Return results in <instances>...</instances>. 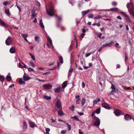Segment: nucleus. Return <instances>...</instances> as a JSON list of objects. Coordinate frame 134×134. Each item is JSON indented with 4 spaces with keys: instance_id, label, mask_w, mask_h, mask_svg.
Wrapping results in <instances>:
<instances>
[{
    "instance_id": "39448f33",
    "label": "nucleus",
    "mask_w": 134,
    "mask_h": 134,
    "mask_svg": "<svg viewBox=\"0 0 134 134\" xmlns=\"http://www.w3.org/2000/svg\"><path fill=\"white\" fill-rule=\"evenodd\" d=\"M56 19L57 20V22L56 23V26L57 27H59L60 26V24L59 23V21H60L62 20V18L58 16L57 15H56Z\"/></svg>"
},
{
    "instance_id": "423d86ee",
    "label": "nucleus",
    "mask_w": 134,
    "mask_h": 134,
    "mask_svg": "<svg viewBox=\"0 0 134 134\" xmlns=\"http://www.w3.org/2000/svg\"><path fill=\"white\" fill-rule=\"evenodd\" d=\"M12 41V38L10 37H8L5 41V43L7 45H10Z\"/></svg>"
},
{
    "instance_id": "49530a36",
    "label": "nucleus",
    "mask_w": 134,
    "mask_h": 134,
    "mask_svg": "<svg viewBox=\"0 0 134 134\" xmlns=\"http://www.w3.org/2000/svg\"><path fill=\"white\" fill-rule=\"evenodd\" d=\"M112 5L114 6H116L117 5V3L116 2L113 1L112 2Z\"/></svg>"
},
{
    "instance_id": "13d9d810",
    "label": "nucleus",
    "mask_w": 134,
    "mask_h": 134,
    "mask_svg": "<svg viewBox=\"0 0 134 134\" xmlns=\"http://www.w3.org/2000/svg\"><path fill=\"white\" fill-rule=\"evenodd\" d=\"M28 71L29 72L34 71V70L31 68H29L28 69Z\"/></svg>"
},
{
    "instance_id": "9d476101",
    "label": "nucleus",
    "mask_w": 134,
    "mask_h": 134,
    "mask_svg": "<svg viewBox=\"0 0 134 134\" xmlns=\"http://www.w3.org/2000/svg\"><path fill=\"white\" fill-rule=\"evenodd\" d=\"M124 118L127 120H130L132 118L131 116L127 114L125 115Z\"/></svg>"
},
{
    "instance_id": "a211bd4d",
    "label": "nucleus",
    "mask_w": 134,
    "mask_h": 134,
    "mask_svg": "<svg viewBox=\"0 0 134 134\" xmlns=\"http://www.w3.org/2000/svg\"><path fill=\"white\" fill-rule=\"evenodd\" d=\"M9 51L11 53H15L16 51L14 47H12L10 49Z\"/></svg>"
},
{
    "instance_id": "aec40b11",
    "label": "nucleus",
    "mask_w": 134,
    "mask_h": 134,
    "mask_svg": "<svg viewBox=\"0 0 134 134\" xmlns=\"http://www.w3.org/2000/svg\"><path fill=\"white\" fill-rule=\"evenodd\" d=\"M114 113L116 116H119L120 115V111L118 110H116L114 111Z\"/></svg>"
},
{
    "instance_id": "1a4fd4ad",
    "label": "nucleus",
    "mask_w": 134,
    "mask_h": 134,
    "mask_svg": "<svg viewBox=\"0 0 134 134\" xmlns=\"http://www.w3.org/2000/svg\"><path fill=\"white\" fill-rule=\"evenodd\" d=\"M128 11L130 14L134 16V8L133 7H131L130 9H128Z\"/></svg>"
},
{
    "instance_id": "bf43d9fd",
    "label": "nucleus",
    "mask_w": 134,
    "mask_h": 134,
    "mask_svg": "<svg viewBox=\"0 0 134 134\" xmlns=\"http://www.w3.org/2000/svg\"><path fill=\"white\" fill-rule=\"evenodd\" d=\"M37 4L36 5L38 7H39L40 6V4L39 2H38V1H36Z\"/></svg>"
},
{
    "instance_id": "864d4df0",
    "label": "nucleus",
    "mask_w": 134,
    "mask_h": 134,
    "mask_svg": "<svg viewBox=\"0 0 134 134\" xmlns=\"http://www.w3.org/2000/svg\"><path fill=\"white\" fill-rule=\"evenodd\" d=\"M33 10H32L31 13H35L36 11V8L35 7H34L33 9Z\"/></svg>"
},
{
    "instance_id": "5fc2aeb1",
    "label": "nucleus",
    "mask_w": 134,
    "mask_h": 134,
    "mask_svg": "<svg viewBox=\"0 0 134 134\" xmlns=\"http://www.w3.org/2000/svg\"><path fill=\"white\" fill-rule=\"evenodd\" d=\"M21 63L24 65V66H23V68H27V66L24 63L22 62Z\"/></svg>"
},
{
    "instance_id": "a19ab883",
    "label": "nucleus",
    "mask_w": 134,
    "mask_h": 134,
    "mask_svg": "<svg viewBox=\"0 0 134 134\" xmlns=\"http://www.w3.org/2000/svg\"><path fill=\"white\" fill-rule=\"evenodd\" d=\"M21 36L23 37L24 39H25L27 37V35L26 34H21Z\"/></svg>"
},
{
    "instance_id": "2eb2a0df",
    "label": "nucleus",
    "mask_w": 134,
    "mask_h": 134,
    "mask_svg": "<svg viewBox=\"0 0 134 134\" xmlns=\"http://www.w3.org/2000/svg\"><path fill=\"white\" fill-rule=\"evenodd\" d=\"M0 25L2 26L7 27L8 26L7 24L4 23L2 20L0 19Z\"/></svg>"
},
{
    "instance_id": "4be33fe9",
    "label": "nucleus",
    "mask_w": 134,
    "mask_h": 134,
    "mask_svg": "<svg viewBox=\"0 0 134 134\" xmlns=\"http://www.w3.org/2000/svg\"><path fill=\"white\" fill-rule=\"evenodd\" d=\"M90 10H87L85 11L82 12L81 13L83 16H84L86 14H87L90 11Z\"/></svg>"
},
{
    "instance_id": "603ef678",
    "label": "nucleus",
    "mask_w": 134,
    "mask_h": 134,
    "mask_svg": "<svg viewBox=\"0 0 134 134\" xmlns=\"http://www.w3.org/2000/svg\"><path fill=\"white\" fill-rule=\"evenodd\" d=\"M91 54V53H86L85 54V56L86 57H87L89 56Z\"/></svg>"
},
{
    "instance_id": "8fccbe9b",
    "label": "nucleus",
    "mask_w": 134,
    "mask_h": 134,
    "mask_svg": "<svg viewBox=\"0 0 134 134\" xmlns=\"http://www.w3.org/2000/svg\"><path fill=\"white\" fill-rule=\"evenodd\" d=\"M38 39L39 37L38 36H37L35 37V40L36 41H38Z\"/></svg>"
},
{
    "instance_id": "7ed1b4c3",
    "label": "nucleus",
    "mask_w": 134,
    "mask_h": 134,
    "mask_svg": "<svg viewBox=\"0 0 134 134\" xmlns=\"http://www.w3.org/2000/svg\"><path fill=\"white\" fill-rule=\"evenodd\" d=\"M55 105L59 109H62L61 102L59 99H58L55 103Z\"/></svg>"
},
{
    "instance_id": "4468645a",
    "label": "nucleus",
    "mask_w": 134,
    "mask_h": 134,
    "mask_svg": "<svg viewBox=\"0 0 134 134\" xmlns=\"http://www.w3.org/2000/svg\"><path fill=\"white\" fill-rule=\"evenodd\" d=\"M62 90V87L59 86L57 88H55L54 90L55 92L59 93Z\"/></svg>"
},
{
    "instance_id": "0e129e2a",
    "label": "nucleus",
    "mask_w": 134,
    "mask_h": 134,
    "mask_svg": "<svg viewBox=\"0 0 134 134\" xmlns=\"http://www.w3.org/2000/svg\"><path fill=\"white\" fill-rule=\"evenodd\" d=\"M37 69L40 70H44V68L42 67L38 68Z\"/></svg>"
},
{
    "instance_id": "4c0bfd02",
    "label": "nucleus",
    "mask_w": 134,
    "mask_h": 134,
    "mask_svg": "<svg viewBox=\"0 0 134 134\" xmlns=\"http://www.w3.org/2000/svg\"><path fill=\"white\" fill-rule=\"evenodd\" d=\"M59 59L60 63L62 64L63 63V57L61 56H60L59 57Z\"/></svg>"
},
{
    "instance_id": "680f3d73",
    "label": "nucleus",
    "mask_w": 134,
    "mask_h": 134,
    "mask_svg": "<svg viewBox=\"0 0 134 134\" xmlns=\"http://www.w3.org/2000/svg\"><path fill=\"white\" fill-rule=\"evenodd\" d=\"M61 30L62 31H64L65 30V28L64 27L62 26L61 27Z\"/></svg>"
},
{
    "instance_id": "c85d7f7f",
    "label": "nucleus",
    "mask_w": 134,
    "mask_h": 134,
    "mask_svg": "<svg viewBox=\"0 0 134 134\" xmlns=\"http://www.w3.org/2000/svg\"><path fill=\"white\" fill-rule=\"evenodd\" d=\"M44 98L47 100H49L51 99V97L50 96H48L46 95H44L43 96Z\"/></svg>"
},
{
    "instance_id": "b1692460",
    "label": "nucleus",
    "mask_w": 134,
    "mask_h": 134,
    "mask_svg": "<svg viewBox=\"0 0 134 134\" xmlns=\"http://www.w3.org/2000/svg\"><path fill=\"white\" fill-rule=\"evenodd\" d=\"M112 45L111 44V43H106L104 44L103 45V47H105L106 46L111 47Z\"/></svg>"
},
{
    "instance_id": "e2e57ef3",
    "label": "nucleus",
    "mask_w": 134,
    "mask_h": 134,
    "mask_svg": "<svg viewBox=\"0 0 134 134\" xmlns=\"http://www.w3.org/2000/svg\"><path fill=\"white\" fill-rule=\"evenodd\" d=\"M103 48H104V47H103V46H102V47H101L99 49L98 51L99 52H100L102 51Z\"/></svg>"
},
{
    "instance_id": "72a5a7b5",
    "label": "nucleus",
    "mask_w": 134,
    "mask_h": 134,
    "mask_svg": "<svg viewBox=\"0 0 134 134\" xmlns=\"http://www.w3.org/2000/svg\"><path fill=\"white\" fill-rule=\"evenodd\" d=\"M29 54H30V56L31 57L32 59V60H35V58L34 57V56L31 53L29 52Z\"/></svg>"
},
{
    "instance_id": "cd10ccee",
    "label": "nucleus",
    "mask_w": 134,
    "mask_h": 134,
    "mask_svg": "<svg viewBox=\"0 0 134 134\" xmlns=\"http://www.w3.org/2000/svg\"><path fill=\"white\" fill-rule=\"evenodd\" d=\"M19 83L20 84H25V82L24 81H23V79L22 78L20 79L19 80Z\"/></svg>"
},
{
    "instance_id": "f704fd0d",
    "label": "nucleus",
    "mask_w": 134,
    "mask_h": 134,
    "mask_svg": "<svg viewBox=\"0 0 134 134\" xmlns=\"http://www.w3.org/2000/svg\"><path fill=\"white\" fill-rule=\"evenodd\" d=\"M101 17H102L100 15H97L96 17L94 18V20L98 19H100L101 18Z\"/></svg>"
},
{
    "instance_id": "79ce46f5",
    "label": "nucleus",
    "mask_w": 134,
    "mask_h": 134,
    "mask_svg": "<svg viewBox=\"0 0 134 134\" xmlns=\"http://www.w3.org/2000/svg\"><path fill=\"white\" fill-rule=\"evenodd\" d=\"M10 4V3H9V2L8 1L4 2L3 3V4L5 6H6L8 4Z\"/></svg>"
},
{
    "instance_id": "f3484780",
    "label": "nucleus",
    "mask_w": 134,
    "mask_h": 134,
    "mask_svg": "<svg viewBox=\"0 0 134 134\" xmlns=\"http://www.w3.org/2000/svg\"><path fill=\"white\" fill-rule=\"evenodd\" d=\"M126 7L128 9H129L130 8H131V7H133L132 3L131 2L130 3H128L126 4Z\"/></svg>"
},
{
    "instance_id": "3c124183",
    "label": "nucleus",
    "mask_w": 134,
    "mask_h": 134,
    "mask_svg": "<svg viewBox=\"0 0 134 134\" xmlns=\"http://www.w3.org/2000/svg\"><path fill=\"white\" fill-rule=\"evenodd\" d=\"M16 4L17 8H18L19 10V11H20L21 10V9L20 7H19L18 5H17V3L16 2Z\"/></svg>"
},
{
    "instance_id": "f03ea898",
    "label": "nucleus",
    "mask_w": 134,
    "mask_h": 134,
    "mask_svg": "<svg viewBox=\"0 0 134 134\" xmlns=\"http://www.w3.org/2000/svg\"><path fill=\"white\" fill-rule=\"evenodd\" d=\"M93 121L94 125L97 126H99L100 123V121L98 118L95 116L94 118Z\"/></svg>"
},
{
    "instance_id": "412c9836",
    "label": "nucleus",
    "mask_w": 134,
    "mask_h": 134,
    "mask_svg": "<svg viewBox=\"0 0 134 134\" xmlns=\"http://www.w3.org/2000/svg\"><path fill=\"white\" fill-rule=\"evenodd\" d=\"M58 115L60 116L64 115V114L62 111V109H59V110L58 111Z\"/></svg>"
},
{
    "instance_id": "f257e3e1",
    "label": "nucleus",
    "mask_w": 134,
    "mask_h": 134,
    "mask_svg": "<svg viewBox=\"0 0 134 134\" xmlns=\"http://www.w3.org/2000/svg\"><path fill=\"white\" fill-rule=\"evenodd\" d=\"M49 10H48L46 9V11L48 14L51 16H52L54 15V10L52 5L51 3H50L49 5Z\"/></svg>"
},
{
    "instance_id": "9b49d317",
    "label": "nucleus",
    "mask_w": 134,
    "mask_h": 134,
    "mask_svg": "<svg viewBox=\"0 0 134 134\" xmlns=\"http://www.w3.org/2000/svg\"><path fill=\"white\" fill-rule=\"evenodd\" d=\"M29 123L30 127L34 128L37 126V125L34 122L30 121H29Z\"/></svg>"
},
{
    "instance_id": "dca6fc26",
    "label": "nucleus",
    "mask_w": 134,
    "mask_h": 134,
    "mask_svg": "<svg viewBox=\"0 0 134 134\" xmlns=\"http://www.w3.org/2000/svg\"><path fill=\"white\" fill-rule=\"evenodd\" d=\"M80 96L79 95H77L75 96V98L76 99L75 102L76 104H78L79 103V102L80 100Z\"/></svg>"
},
{
    "instance_id": "69168bd1",
    "label": "nucleus",
    "mask_w": 134,
    "mask_h": 134,
    "mask_svg": "<svg viewBox=\"0 0 134 134\" xmlns=\"http://www.w3.org/2000/svg\"><path fill=\"white\" fill-rule=\"evenodd\" d=\"M82 88H84L85 87V84L83 82H82Z\"/></svg>"
},
{
    "instance_id": "09e8293b",
    "label": "nucleus",
    "mask_w": 134,
    "mask_h": 134,
    "mask_svg": "<svg viewBox=\"0 0 134 134\" xmlns=\"http://www.w3.org/2000/svg\"><path fill=\"white\" fill-rule=\"evenodd\" d=\"M74 106L72 105L69 107V109L73 111L74 110Z\"/></svg>"
},
{
    "instance_id": "ea45409f",
    "label": "nucleus",
    "mask_w": 134,
    "mask_h": 134,
    "mask_svg": "<svg viewBox=\"0 0 134 134\" xmlns=\"http://www.w3.org/2000/svg\"><path fill=\"white\" fill-rule=\"evenodd\" d=\"M89 18H93V14H89L88 16Z\"/></svg>"
},
{
    "instance_id": "393cba45",
    "label": "nucleus",
    "mask_w": 134,
    "mask_h": 134,
    "mask_svg": "<svg viewBox=\"0 0 134 134\" xmlns=\"http://www.w3.org/2000/svg\"><path fill=\"white\" fill-rule=\"evenodd\" d=\"M40 26L43 29L44 28V26L42 22V19H40Z\"/></svg>"
},
{
    "instance_id": "f8f14e48",
    "label": "nucleus",
    "mask_w": 134,
    "mask_h": 134,
    "mask_svg": "<svg viewBox=\"0 0 134 134\" xmlns=\"http://www.w3.org/2000/svg\"><path fill=\"white\" fill-rule=\"evenodd\" d=\"M102 106L106 109H110V108L108 104L107 103H104L102 104Z\"/></svg>"
},
{
    "instance_id": "6e6552de",
    "label": "nucleus",
    "mask_w": 134,
    "mask_h": 134,
    "mask_svg": "<svg viewBox=\"0 0 134 134\" xmlns=\"http://www.w3.org/2000/svg\"><path fill=\"white\" fill-rule=\"evenodd\" d=\"M23 78L24 81H26L29 80L31 78L27 74L25 73L23 76Z\"/></svg>"
},
{
    "instance_id": "0eeeda50",
    "label": "nucleus",
    "mask_w": 134,
    "mask_h": 134,
    "mask_svg": "<svg viewBox=\"0 0 134 134\" xmlns=\"http://www.w3.org/2000/svg\"><path fill=\"white\" fill-rule=\"evenodd\" d=\"M119 9L117 8H111L109 9H102L101 11L106 10V11H111L117 12L119 10Z\"/></svg>"
},
{
    "instance_id": "37998d69",
    "label": "nucleus",
    "mask_w": 134,
    "mask_h": 134,
    "mask_svg": "<svg viewBox=\"0 0 134 134\" xmlns=\"http://www.w3.org/2000/svg\"><path fill=\"white\" fill-rule=\"evenodd\" d=\"M92 25L93 26L97 25L98 26H99L100 25V24L99 23H94L92 24Z\"/></svg>"
},
{
    "instance_id": "2f4dec72",
    "label": "nucleus",
    "mask_w": 134,
    "mask_h": 134,
    "mask_svg": "<svg viewBox=\"0 0 134 134\" xmlns=\"http://www.w3.org/2000/svg\"><path fill=\"white\" fill-rule=\"evenodd\" d=\"M6 79L8 81H10L11 80V77L10 76L7 75L6 77Z\"/></svg>"
},
{
    "instance_id": "58836bf2",
    "label": "nucleus",
    "mask_w": 134,
    "mask_h": 134,
    "mask_svg": "<svg viewBox=\"0 0 134 134\" xmlns=\"http://www.w3.org/2000/svg\"><path fill=\"white\" fill-rule=\"evenodd\" d=\"M111 88L112 89V90H113L115 92H116V90H117V89H116L114 87V86L113 85H111Z\"/></svg>"
},
{
    "instance_id": "c9c22d12",
    "label": "nucleus",
    "mask_w": 134,
    "mask_h": 134,
    "mask_svg": "<svg viewBox=\"0 0 134 134\" xmlns=\"http://www.w3.org/2000/svg\"><path fill=\"white\" fill-rule=\"evenodd\" d=\"M5 13L8 15H10V14L9 12V10L8 9H5Z\"/></svg>"
},
{
    "instance_id": "5701e85b",
    "label": "nucleus",
    "mask_w": 134,
    "mask_h": 134,
    "mask_svg": "<svg viewBox=\"0 0 134 134\" xmlns=\"http://www.w3.org/2000/svg\"><path fill=\"white\" fill-rule=\"evenodd\" d=\"M67 81L64 82L62 84V86L63 88H65L67 86Z\"/></svg>"
},
{
    "instance_id": "473e14b6",
    "label": "nucleus",
    "mask_w": 134,
    "mask_h": 134,
    "mask_svg": "<svg viewBox=\"0 0 134 134\" xmlns=\"http://www.w3.org/2000/svg\"><path fill=\"white\" fill-rule=\"evenodd\" d=\"M100 108H98V109H96V110L95 113L97 114H99L100 113Z\"/></svg>"
},
{
    "instance_id": "338daca9",
    "label": "nucleus",
    "mask_w": 134,
    "mask_h": 134,
    "mask_svg": "<svg viewBox=\"0 0 134 134\" xmlns=\"http://www.w3.org/2000/svg\"><path fill=\"white\" fill-rule=\"evenodd\" d=\"M50 72H46L45 73H44L43 74V75H48L49 74H50Z\"/></svg>"
},
{
    "instance_id": "7c9ffc66",
    "label": "nucleus",
    "mask_w": 134,
    "mask_h": 134,
    "mask_svg": "<svg viewBox=\"0 0 134 134\" xmlns=\"http://www.w3.org/2000/svg\"><path fill=\"white\" fill-rule=\"evenodd\" d=\"M86 99L84 98H83L81 100V105L82 106L85 103Z\"/></svg>"
},
{
    "instance_id": "052dcab7",
    "label": "nucleus",
    "mask_w": 134,
    "mask_h": 134,
    "mask_svg": "<svg viewBox=\"0 0 134 134\" xmlns=\"http://www.w3.org/2000/svg\"><path fill=\"white\" fill-rule=\"evenodd\" d=\"M50 130V129L49 128H47L46 129V133H49Z\"/></svg>"
},
{
    "instance_id": "c756f323",
    "label": "nucleus",
    "mask_w": 134,
    "mask_h": 134,
    "mask_svg": "<svg viewBox=\"0 0 134 134\" xmlns=\"http://www.w3.org/2000/svg\"><path fill=\"white\" fill-rule=\"evenodd\" d=\"M71 118L75 119L78 121H80L79 119L77 118V116L76 115L71 117Z\"/></svg>"
},
{
    "instance_id": "de8ad7c7",
    "label": "nucleus",
    "mask_w": 134,
    "mask_h": 134,
    "mask_svg": "<svg viewBox=\"0 0 134 134\" xmlns=\"http://www.w3.org/2000/svg\"><path fill=\"white\" fill-rule=\"evenodd\" d=\"M4 77L2 76H0V81L2 82L4 80Z\"/></svg>"
},
{
    "instance_id": "a878e982",
    "label": "nucleus",
    "mask_w": 134,
    "mask_h": 134,
    "mask_svg": "<svg viewBox=\"0 0 134 134\" xmlns=\"http://www.w3.org/2000/svg\"><path fill=\"white\" fill-rule=\"evenodd\" d=\"M23 127L24 129H26L27 128V124L25 121H23Z\"/></svg>"
},
{
    "instance_id": "c03bdc74",
    "label": "nucleus",
    "mask_w": 134,
    "mask_h": 134,
    "mask_svg": "<svg viewBox=\"0 0 134 134\" xmlns=\"http://www.w3.org/2000/svg\"><path fill=\"white\" fill-rule=\"evenodd\" d=\"M97 37L100 38H101V37L102 35V34L99 33L97 34Z\"/></svg>"
},
{
    "instance_id": "6e6d98bb",
    "label": "nucleus",
    "mask_w": 134,
    "mask_h": 134,
    "mask_svg": "<svg viewBox=\"0 0 134 134\" xmlns=\"http://www.w3.org/2000/svg\"><path fill=\"white\" fill-rule=\"evenodd\" d=\"M93 102V105H94L95 104H96L97 103H98L97 101V100H96L95 99H94V100Z\"/></svg>"
},
{
    "instance_id": "774afa93",
    "label": "nucleus",
    "mask_w": 134,
    "mask_h": 134,
    "mask_svg": "<svg viewBox=\"0 0 134 134\" xmlns=\"http://www.w3.org/2000/svg\"><path fill=\"white\" fill-rule=\"evenodd\" d=\"M82 4V2H79V3L78 5L79 7H80L81 5Z\"/></svg>"
},
{
    "instance_id": "20e7f679",
    "label": "nucleus",
    "mask_w": 134,
    "mask_h": 134,
    "mask_svg": "<svg viewBox=\"0 0 134 134\" xmlns=\"http://www.w3.org/2000/svg\"><path fill=\"white\" fill-rule=\"evenodd\" d=\"M120 12L122 15H124L126 17V19L129 23H132L129 16L127 15L125 12Z\"/></svg>"
},
{
    "instance_id": "bb28decb",
    "label": "nucleus",
    "mask_w": 134,
    "mask_h": 134,
    "mask_svg": "<svg viewBox=\"0 0 134 134\" xmlns=\"http://www.w3.org/2000/svg\"><path fill=\"white\" fill-rule=\"evenodd\" d=\"M27 64L30 66H31L32 67H34L35 66V64L32 62L29 61L27 63Z\"/></svg>"
},
{
    "instance_id": "e433bc0d",
    "label": "nucleus",
    "mask_w": 134,
    "mask_h": 134,
    "mask_svg": "<svg viewBox=\"0 0 134 134\" xmlns=\"http://www.w3.org/2000/svg\"><path fill=\"white\" fill-rule=\"evenodd\" d=\"M66 125L68 126V131H69L71 130V126L70 125L68 124V123H67Z\"/></svg>"
},
{
    "instance_id": "4d7b16f0",
    "label": "nucleus",
    "mask_w": 134,
    "mask_h": 134,
    "mask_svg": "<svg viewBox=\"0 0 134 134\" xmlns=\"http://www.w3.org/2000/svg\"><path fill=\"white\" fill-rule=\"evenodd\" d=\"M32 14L31 15L32 17H34L36 16V14L35 13H32Z\"/></svg>"
},
{
    "instance_id": "ddd939ff",
    "label": "nucleus",
    "mask_w": 134,
    "mask_h": 134,
    "mask_svg": "<svg viewBox=\"0 0 134 134\" xmlns=\"http://www.w3.org/2000/svg\"><path fill=\"white\" fill-rule=\"evenodd\" d=\"M43 87L45 89H50L52 87V86L50 84H46L43 85Z\"/></svg>"
},
{
    "instance_id": "6ab92c4d",
    "label": "nucleus",
    "mask_w": 134,
    "mask_h": 134,
    "mask_svg": "<svg viewBox=\"0 0 134 134\" xmlns=\"http://www.w3.org/2000/svg\"><path fill=\"white\" fill-rule=\"evenodd\" d=\"M47 40L50 43V44L53 47H54L52 44V40L49 36L47 37Z\"/></svg>"
},
{
    "instance_id": "a18cd8bd",
    "label": "nucleus",
    "mask_w": 134,
    "mask_h": 134,
    "mask_svg": "<svg viewBox=\"0 0 134 134\" xmlns=\"http://www.w3.org/2000/svg\"><path fill=\"white\" fill-rule=\"evenodd\" d=\"M119 43H116L115 44V46L118 48H120V47L119 46Z\"/></svg>"
}]
</instances>
